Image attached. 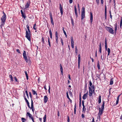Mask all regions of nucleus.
<instances>
[{
  "mask_svg": "<svg viewBox=\"0 0 122 122\" xmlns=\"http://www.w3.org/2000/svg\"><path fill=\"white\" fill-rule=\"evenodd\" d=\"M26 26L29 32L27 30V29H26L25 37L29 41H30L31 39L30 36V34L31 33V32L29 29V26L28 25H26Z\"/></svg>",
  "mask_w": 122,
  "mask_h": 122,
  "instance_id": "f257e3e1",
  "label": "nucleus"
},
{
  "mask_svg": "<svg viewBox=\"0 0 122 122\" xmlns=\"http://www.w3.org/2000/svg\"><path fill=\"white\" fill-rule=\"evenodd\" d=\"M81 17L82 20H83L85 17V8L84 7H82L81 9Z\"/></svg>",
  "mask_w": 122,
  "mask_h": 122,
  "instance_id": "f03ea898",
  "label": "nucleus"
},
{
  "mask_svg": "<svg viewBox=\"0 0 122 122\" xmlns=\"http://www.w3.org/2000/svg\"><path fill=\"white\" fill-rule=\"evenodd\" d=\"M105 28L106 30L112 34H113L114 33L113 30L110 27L106 26Z\"/></svg>",
  "mask_w": 122,
  "mask_h": 122,
  "instance_id": "7ed1b4c3",
  "label": "nucleus"
},
{
  "mask_svg": "<svg viewBox=\"0 0 122 122\" xmlns=\"http://www.w3.org/2000/svg\"><path fill=\"white\" fill-rule=\"evenodd\" d=\"M23 56L25 60V61H26L27 62H28V60L27 59V57L26 56V52L25 51H23Z\"/></svg>",
  "mask_w": 122,
  "mask_h": 122,
  "instance_id": "20e7f679",
  "label": "nucleus"
},
{
  "mask_svg": "<svg viewBox=\"0 0 122 122\" xmlns=\"http://www.w3.org/2000/svg\"><path fill=\"white\" fill-rule=\"evenodd\" d=\"M104 110H102L101 109V108H99V112L98 114V118H99L100 117V116L103 113V112Z\"/></svg>",
  "mask_w": 122,
  "mask_h": 122,
  "instance_id": "39448f33",
  "label": "nucleus"
},
{
  "mask_svg": "<svg viewBox=\"0 0 122 122\" xmlns=\"http://www.w3.org/2000/svg\"><path fill=\"white\" fill-rule=\"evenodd\" d=\"M89 96H92V95L93 92H93V91L92 90V89L91 88L89 87Z\"/></svg>",
  "mask_w": 122,
  "mask_h": 122,
  "instance_id": "423d86ee",
  "label": "nucleus"
},
{
  "mask_svg": "<svg viewBox=\"0 0 122 122\" xmlns=\"http://www.w3.org/2000/svg\"><path fill=\"white\" fill-rule=\"evenodd\" d=\"M6 19V15H3L1 18V20L2 22H5V20Z\"/></svg>",
  "mask_w": 122,
  "mask_h": 122,
  "instance_id": "0eeeda50",
  "label": "nucleus"
},
{
  "mask_svg": "<svg viewBox=\"0 0 122 122\" xmlns=\"http://www.w3.org/2000/svg\"><path fill=\"white\" fill-rule=\"evenodd\" d=\"M88 95V92H87L86 93L84 94L82 97V98L84 100H85L86 99L87 97V96Z\"/></svg>",
  "mask_w": 122,
  "mask_h": 122,
  "instance_id": "6e6552de",
  "label": "nucleus"
},
{
  "mask_svg": "<svg viewBox=\"0 0 122 122\" xmlns=\"http://www.w3.org/2000/svg\"><path fill=\"white\" fill-rule=\"evenodd\" d=\"M107 8L106 5L105 6V20L107 19Z\"/></svg>",
  "mask_w": 122,
  "mask_h": 122,
  "instance_id": "1a4fd4ad",
  "label": "nucleus"
},
{
  "mask_svg": "<svg viewBox=\"0 0 122 122\" xmlns=\"http://www.w3.org/2000/svg\"><path fill=\"white\" fill-rule=\"evenodd\" d=\"M59 9L60 11V12L61 15L63 14V11L62 10V7L61 6V4H59Z\"/></svg>",
  "mask_w": 122,
  "mask_h": 122,
  "instance_id": "9d476101",
  "label": "nucleus"
},
{
  "mask_svg": "<svg viewBox=\"0 0 122 122\" xmlns=\"http://www.w3.org/2000/svg\"><path fill=\"white\" fill-rule=\"evenodd\" d=\"M93 19V14L91 12H90V21L91 24H92Z\"/></svg>",
  "mask_w": 122,
  "mask_h": 122,
  "instance_id": "9b49d317",
  "label": "nucleus"
},
{
  "mask_svg": "<svg viewBox=\"0 0 122 122\" xmlns=\"http://www.w3.org/2000/svg\"><path fill=\"white\" fill-rule=\"evenodd\" d=\"M89 85L90 86H91V88L92 89V90L93 91V92H94V91H95V88H94V87L93 86H92V83L91 81H90L89 82Z\"/></svg>",
  "mask_w": 122,
  "mask_h": 122,
  "instance_id": "f8f14e48",
  "label": "nucleus"
},
{
  "mask_svg": "<svg viewBox=\"0 0 122 122\" xmlns=\"http://www.w3.org/2000/svg\"><path fill=\"white\" fill-rule=\"evenodd\" d=\"M30 2L28 1L27 2V4L25 5V9L28 8L30 5Z\"/></svg>",
  "mask_w": 122,
  "mask_h": 122,
  "instance_id": "ddd939ff",
  "label": "nucleus"
},
{
  "mask_svg": "<svg viewBox=\"0 0 122 122\" xmlns=\"http://www.w3.org/2000/svg\"><path fill=\"white\" fill-rule=\"evenodd\" d=\"M71 46H74V42L73 41V39L72 37H71Z\"/></svg>",
  "mask_w": 122,
  "mask_h": 122,
  "instance_id": "4468645a",
  "label": "nucleus"
},
{
  "mask_svg": "<svg viewBox=\"0 0 122 122\" xmlns=\"http://www.w3.org/2000/svg\"><path fill=\"white\" fill-rule=\"evenodd\" d=\"M44 102L46 103L47 102L48 100V98L46 96H45L44 97Z\"/></svg>",
  "mask_w": 122,
  "mask_h": 122,
  "instance_id": "2eb2a0df",
  "label": "nucleus"
},
{
  "mask_svg": "<svg viewBox=\"0 0 122 122\" xmlns=\"http://www.w3.org/2000/svg\"><path fill=\"white\" fill-rule=\"evenodd\" d=\"M21 12L22 15V16L23 17L24 19H25L26 17L25 14L23 13L22 10H21Z\"/></svg>",
  "mask_w": 122,
  "mask_h": 122,
  "instance_id": "dca6fc26",
  "label": "nucleus"
},
{
  "mask_svg": "<svg viewBox=\"0 0 122 122\" xmlns=\"http://www.w3.org/2000/svg\"><path fill=\"white\" fill-rule=\"evenodd\" d=\"M31 109L32 111L33 112L34 111V106H33V101H32V99L31 100Z\"/></svg>",
  "mask_w": 122,
  "mask_h": 122,
  "instance_id": "f3484780",
  "label": "nucleus"
},
{
  "mask_svg": "<svg viewBox=\"0 0 122 122\" xmlns=\"http://www.w3.org/2000/svg\"><path fill=\"white\" fill-rule=\"evenodd\" d=\"M27 115L28 116L29 118L31 119L33 117H32V115L30 113L28 112L27 113Z\"/></svg>",
  "mask_w": 122,
  "mask_h": 122,
  "instance_id": "a211bd4d",
  "label": "nucleus"
},
{
  "mask_svg": "<svg viewBox=\"0 0 122 122\" xmlns=\"http://www.w3.org/2000/svg\"><path fill=\"white\" fill-rule=\"evenodd\" d=\"M60 70H61V74L62 75H63V69L62 68V65H61V64H60Z\"/></svg>",
  "mask_w": 122,
  "mask_h": 122,
  "instance_id": "6ab92c4d",
  "label": "nucleus"
},
{
  "mask_svg": "<svg viewBox=\"0 0 122 122\" xmlns=\"http://www.w3.org/2000/svg\"><path fill=\"white\" fill-rule=\"evenodd\" d=\"M104 102H103V103L102 105V106L101 108V109L104 110Z\"/></svg>",
  "mask_w": 122,
  "mask_h": 122,
  "instance_id": "aec40b11",
  "label": "nucleus"
},
{
  "mask_svg": "<svg viewBox=\"0 0 122 122\" xmlns=\"http://www.w3.org/2000/svg\"><path fill=\"white\" fill-rule=\"evenodd\" d=\"M78 62H81V56L80 54L78 56Z\"/></svg>",
  "mask_w": 122,
  "mask_h": 122,
  "instance_id": "412c9836",
  "label": "nucleus"
},
{
  "mask_svg": "<svg viewBox=\"0 0 122 122\" xmlns=\"http://www.w3.org/2000/svg\"><path fill=\"white\" fill-rule=\"evenodd\" d=\"M98 102L100 104L101 102V96H99L98 98Z\"/></svg>",
  "mask_w": 122,
  "mask_h": 122,
  "instance_id": "4be33fe9",
  "label": "nucleus"
},
{
  "mask_svg": "<svg viewBox=\"0 0 122 122\" xmlns=\"http://www.w3.org/2000/svg\"><path fill=\"white\" fill-rule=\"evenodd\" d=\"M113 83V79L112 78L111 79L110 81V85H112Z\"/></svg>",
  "mask_w": 122,
  "mask_h": 122,
  "instance_id": "5701e85b",
  "label": "nucleus"
},
{
  "mask_svg": "<svg viewBox=\"0 0 122 122\" xmlns=\"http://www.w3.org/2000/svg\"><path fill=\"white\" fill-rule=\"evenodd\" d=\"M32 93L33 95L36 94V95H37V93H36V92L35 91L32 90Z\"/></svg>",
  "mask_w": 122,
  "mask_h": 122,
  "instance_id": "b1692460",
  "label": "nucleus"
},
{
  "mask_svg": "<svg viewBox=\"0 0 122 122\" xmlns=\"http://www.w3.org/2000/svg\"><path fill=\"white\" fill-rule=\"evenodd\" d=\"M107 51V52H108V56H109L110 52V50L109 48H108Z\"/></svg>",
  "mask_w": 122,
  "mask_h": 122,
  "instance_id": "393cba45",
  "label": "nucleus"
},
{
  "mask_svg": "<svg viewBox=\"0 0 122 122\" xmlns=\"http://www.w3.org/2000/svg\"><path fill=\"white\" fill-rule=\"evenodd\" d=\"M9 77L11 79V80L12 81H13V77L11 75H9Z\"/></svg>",
  "mask_w": 122,
  "mask_h": 122,
  "instance_id": "a878e982",
  "label": "nucleus"
},
{
  "mask_svg": "<svg viewBox=\"0 0 122 122\" xmlns=\"http://www.w3.org/2000/svg\"><path fill=\"white\" fill-rule=\"evenodd\" d=\"M21 120L22 122H24L26 121V119L24 118H21Z\"/></svg>",
  "mask_w": 122,
  "mask_h": 122,
  "instance_id": "bb28decb",
  "label": "nucleus"
},
{
  "mask_svg": "<svg viewBox=\"0 0 122 122\" xmlns=\"http://www.w3.org/2000/svg\"><path fill=\"white\" fill-rule=\"evenodd\" d=\"M74 12L75 13L77 12L76 6V5H75L74 6Z\"/></svg>",
  "mask_w": 122,
  "mask_h": 122,
  "instance_id": "cd10ccee",
  "label": "nucleus"
},
{
  "mask_svg": "<svg viewBox=\"0 0 122 122\" xmlns=\"http://www.w3.org/2000/svg\"><path fill=\"white\" fill-rule=\"evenodd\" d=\"M25 75L26 76V78H27V80H28V74H27V71H25Z\"/></svg>",
  "mask_w": 122,
  "mask_h": 122,
  "instance_id": "c85d7f7f",
  "label": "nucleus"
},
{
  "mask_svg": "<svg viewBox=\"0 0 122 122\" xmlns=\"http://www.w3.org/2000/svg\"><path fill=\"white\" fill-rule=\"evenodd\" d=\"M51 23L53 25H54V23L53 21V18H51Z\"/></svg>",
  "mask_w": 122,
  "mask_h": 122,
  "instance_id": "c756f323",
  "label": "nucleus"
},
{
  "mask_svg": "<svg viewBox=\"0 0 122 122\" xmlns=\"http://www.w3.org/2000/svg\"><path fill=\"white\" fill-rule=\"evenodd\" d=\"M75 107L74 108V113L75 114H76V105H75Z\"/></svg>",
  "mask_w": 122,
  "mask_h": 122,
  "instance_id": "7c9ffc66",
  "label": "nucleus"
},
{
  "mask_svg": "<svg viewBox=\"0 0 122 122\" xmlns=\"http://www.w3.org/2000/svg\"><path fill=\"white\" fill-rule=\"evenodd\" d=\"M46 115H45L43 117V121H46Z\"/></svg>",
  "mask_w": 122,
  "mask_h": 122,
  "instance_id": "2f4dec72",
  "label": "nucleus"
},
{
  "mask_svg": "<svg viewBox=\"0 0 122 122\" xmlns=\"http://www.w3.org/2000/svg\"><path fill=\"white\" fill-rule=\"evenodd\" d=\"M5 22H2L1 21V23H2V24H1V25H0V27H1V28H2V26H3L4 25V24H5Z\"/></svg>",
  "mask_w": 122,
  "mask_h": 122,
  "instance_id": "473e14b6",
  "label": "nucleus"
},
{
  "mask_svg": "<svg viewBox=\"0 0 122 122\" xmlns=\"http://www.w3.org/2000/svg\"><path fill=\"white\" fill-rule=\"evenodd\" d=\"M25 92L26 94V95L27 96V97L28 98H29V96L28 95V93L27 91H25Z\"/></svg>",
  "mask_w": 122,
  "mask_h": 122,
  "instance_id": "72a5a7b5",
  "label": "nucleus"
},
{
  "mask_svg": "<svg viewBox=\"0 0 122 122\" xmlns=\"http://www.w3.org/2000/svg\"><path fill=\"white\" fill-rule=\"evenodd\" d=\"M114 25L115 26V32H116V31H117V24H115Z\"/></svg>",
  "mask_w": 122,
  "mask_h": 122,
  "instance_id": "f704fd0d",
  "label": "nucleus"
},
{
  "mask_svg": "<svg viewBox=\"0 0 122 122\" xmlns=\"http://www.w3.org/2000/svg\"><path fill=\"white\" fill-rule=\"evenodd\" d=\"M82 106H83V109H84V107H85V106H84V101H82Z\"/></svg>",
  "mask_w": 122,
  "mask_h": 122,
  "instance_id": "c9c22d12",
  "label": "nucleus"
},
{
  "mask_svg": "<svg viewBox=\"0 0 122 122\" xmlns=\"http://www.w3.org/2000/svg\"><path fill=\"white\" fill-rule=\"evenodd\" d=\"M96 2H97V5H98L99 4V0H96Z\"/></svg>",
  "mask_w": 122,
  "mask_h": 122,
  "instance_id": "e433bc0d",
  "label": "nucleus"
},
{
  "mask_svg": "<svg viewBox=\"0 0 122 122\" xmlns=\"http://www.w3.org/2000/svg\"><path fill=\"white\" fill-rule=\"evenodd\" d=\"M36 24H35L34 25V26H33V29L35 30H36V28L35 27V26H36Z\"/></svg>",
  "mask_w": 122,
  "mask_h": 122,
  "instance_id": "4c0bfd02",
  "label": "nucleus"
},
{
  "mask_svg": "<svg viewBox=\"0 0 122 122\" xmlns=\"http://www.w3.org/2000/svg\"><path fill=\"white\" fill-rule=\"evenodd\" d=\"M56 37H57L58 36V32L57 31H56L55 33Z\"/></svg>",
  "mask_w": 122,
  "mask_h": 122,
  "instance_id": "58836bf2",
  "label": "nucleus"
},
{
  "mask_svg": "<svg viewBox=\"0 0 122 122\" xmlns=\"http://www.w3.org/2000/svg\"><path fill=\"white\" fill-rule=\"evenodd\" d=\"M97 68H98L99 69H100V65L99 63H98L97 64Z\"/></svg>",
  "mask_w": 122,
  "mask_h": 122,
  "instance_id": "ea45409f",
  "label": "nucleus"
},
{
  "mask_svg": "<svg viewBox=\"0 0 122 122\" xmlns=\"http://www.w3.org/2000/svg\"><path fill=\"white\" fill-rule=\"evenodd\" d=\"M48 44H49V46H51V44H50V39H49V38H48Z\"/></svg>",
  "mask_w": 122,
  "mask_h": 122,
  "instance_id": "a19ab883",
  "label": "nucleus"
},
{
  "mask_svg": "<svg viewBox=\"0 0 122 122\" xmlns=\"http://www.w3.org/2000/svg\"><path fill=\"white\" fill-rule=\"evenodd\" d=\"M49 89L48 90V92H49V93H50V86H49Z\"/></svg>",
  "mask_w": 122,
  "mask_h": 122,
  "instance_id": "79ce46f5",
  "label": "nucleus"
},
{
  "mask_svg": "<svg viewBox=\"0 0 122 122\" xmlns=\"http://www.w3.org/2000/svg\"><path fill=\"white\" fill-rule=\"evenodd\" d=\"M105 46H107V39L106 38H105Z\"/></svg>",
  "mask_w": 122,
  "mask_h": 122,
  "instance_id": "37998d69",
  "label": "nucleus"
},
{
  "mask_svg": "<svg viewBox=\"0 0 122 122\" xmlns=\"http://www.w3.org/2000/svg\"><path fill=\"white\" fill-rule=\"evenodd\" d=\"M71 23L72 24V25H74V22L73 21V19L72 18V17L71 18Z\"/></svg>",
  "mask_w": 122,
  "mask_h": 122,
  "instance_id": "c03bdc74",
  "label": "nucleus"
},
{
  "mask_svg": "<svg viewBox=\"0 0 122 122\" xmlns=\"http://www.w3.org/2000/svg\"><path fill=\"white\" fill-rule=\"evenodd\" d=\"M120 95H119L118 96L117 98V101H119V98L120 97Z\"/></svg>",
  "mask_w": 122,
  "mask_h": 122,
  "instance_id": "a18cd8bd",
  "label": "nucleus"
},
{
  "mask_svg": "<svg viewBox=\"0 0 122 122\" xmlns=\"http://www.w3.org/2000/svg\"><path fill=\"white\" fill-rule=\"evenodd\" d=\"M14 79L15 80V81H16L17 82H18V81H17V79L16 78V77H14Z\"/></svg>",
  "mask_w": 122,
  "mask_h": 122,
  "instance_id": "49530a36",
  "label": "nucleus"
},
{
  "mask_svg": "<svg viewBox=\"0 0 122 122\" xmlns=\"http://www.w3.org/2000/svg\"><path fill=\"white\" fill-rule=\"evenodd\" d=\"M99 49V52L100 53H101V46H100Z\"/></svg>",
  "mask_w": 122,
  "mask_h": 122,
  "instance_id": "de8ad7c7",
  "label": "nucleus"
},
{
  "mask_svg": "<svg viewBox=\"0 0 122 122\" xmlns=\"http://www.w3.org/2000/svg\"><path fill=\"white\" fill-rule=\"evenodd\" d=\"M63 32L64 34H66V32L65 31V30H64V27H63Z\"/></svg>",
  "mask_w": 122,
  "mask_h": 122,
  "instance_id": "09e8293b",
  "label": "nucleus"
},
{
  "mask_svg": "<svg viewBox=\"0 0 122 122\" xmlns=\"http://www.w3.org/2000/svg\"><path fill=\"white\" fill-rule=\"evenodd\" d=\"M69 94L70 95V96L72 95V93L70 91H69Z\"/></svg>",
  "mask_w": 122,
  "mask_h": 122,
  "instance_id": "8fccbe9b",
  "label": "nucleus"
},
{
  "mask_svg": "<svg viewBox=\"0 0 122 122\" xmlns=\"http://www.w3.org/2000/svg\"><path fill=\"white\" fill-rule=\"evenodd\" d=\"M49 15L51 19L52 18V14L51 13H50Z\"/></svg>",
  "mask_w": 122,
  "mask_h": 122,
  "instance_id": "3c124183",
  "label": "nucleus"
},
{
  "mask_svg": "<svg viewBox=\"0 0 122 122\" xmlns=\"http://www.w3.org/2000/svg\"><path fill=\"white\" fill-rule=\"evenodd\" d=\"M75 15H76V18L78 17V15L77 14V12H76V13H75Z\"/></svg>",
  "mask_w": 122,
  "mask_h": 122,
  "instance_id": "603ef678",
  "label": "nucleus"
},
{
  "mask_svg": "<svg viewBox=\"0 0 122 122\" xmlns=\"http://www.w3.org/2000/svg\"><path fill=\"white\" fill-rule=\"evenodd\" d=\"M24 98H25V101L27 103L28 102V100H27V99L25 97H24Z\"/></svg>",
  "mask_w": 122,
  "mask_h": 122,
  "instance_id": "864d4df0",
  "label": "nucleus"
},
{
  "mask_svg": "<svg viewBox=\"0 0 122 122\" xmlns=\"http://www.w3.org/2000/svg\"><path fill=\"white\" fill-rule=\"evenodd\" d=\"M49 32L50 35H52V32L51 31V29H50L49 31Z\"/></svg>",
  "mask_w": 122,
  "mask_h": 122,
  "instance_id": "5fc2aeb1",
  "label": "nucleus"
},
{
  "mask_svg": "<svg viewBox=\"0 0 122 122\" xmlns=\"http://www.w3.org/2000/svg\"><path fill=\"white\" fill-rule=\"evenodd\" d=\"M29 94L30 95V97L31 98H32V96L31 93L30 92L29 93Z\"/></svg>",
  "mask_w": 122,
  "mask_h": 122,
  "instance_id": "6e6d98bb",
  "label": "nucleus"
},
{
  "mask_svg": "<svg viewBox=\"0 0 122 122\" xmlns=\"http://www.w3.org/2000/svg\"><path fill=\"white\" fill-rule=\"evenodd\" d=\"M61 42L62 45H63V41L62 39H61Z\"/></svg>",
  "mask_w": 122,
  "mask_h": 122,
  "instance_id": "4d7b16f0",
  "label": "nucleus"
},
{
  "mask_svg": "<svg viewBox=\"0 0 122 122\" xmlns=\"http://www.w3.org/2000/svg\"><path fill=\"white\" fill-rule=\"evenodd\" d=\"M67 98L69 100V101H70L71 102L72 100L69 97H67Z\"/></svg>",
  "mask_w": 122,
  "mask_h": 122,
  "instance_id": "13d9d810",
  "label": "nucleus"
},
{
  "mask_svg": "<svg viewBox=\"0 0 122 122\" xmlns=\"http://www.w3.org/2000/svg\"><path fill=\"white\" fill-rule=\"evenodd\" d=\"M16 51L18 53H20V51L19 49H17L16 50Z\"/></svg>",
  "mask_w": 122,
  "mask_h": 122,
  "instance_id": "bf43d9fd",
  "label": "nucleus"
},
{
  "mask_svg": "<svg viewBox=\"0 0 122 122\" xmlns=\"http://www.w3.org/2000/svg\"><path fill=\"white\" fill-rule=\"evenodd\" d=\"M73 0H69V2L70 4L72 2Z\"/></svg>",
  "mask_w": 122,
  "mask_h": 122,
  "instance_id": "052dcab7",
  "label": "nucleus"
},
{
  "mask_svg": "<svg viewBox=\"0 0 122 122\" xmlns=\"http://www.w3.org/2000/svg\"><path fill=\"white\" fill-rule=\"evenodd\" d=\"M42 42L44 43V38L43 37H42Z\"/></svg>",
  "mask_w": 122,
  "mask_h": 122,
  "instance_id": "680f3d73",
  "label": "nucleus"
},
{
  "mask_svg": "<svg viewBox=\"0 0 122 122\" xmlns=\"http://www.w3.org/2000/svg\"><path fill=\"white\" fill-rule=\"evenodd\" d=\"M67 122H70V119L68 116V117Z\"/></svg>",
  "mask_w": 122,
  "mask_h": 122,
  "instance_id": "e2e57ef3",
  "label": "nucleus"
},
{
  "mask_svg": "<svg viewBox=\"0 0 122 122\" xmlns=\"http://www.w3.org/2000/svg\"><path fill=\"white\" fill-rule=\"evenodd\" d=\"M75 52L77 53V47H76V50H75Z\"/></svg>",
  "mask_w": 122,
  "mask_h": 122,
  "instance_id": "0e129e2a",
  "label": "nucleus"
},
{
  "mask_svg": "<svg viewBox=\"0 0 122 122\" xmlns=\"http://www.w3.org/2000/svg\"><path fill=\"white\" fill-rule=\"evenodd\" d=\"M113 0V3L114 4V6L115 7V5H116L115 0Z\"/></svg>",
  "mask_w": 122,
  "mask_h": 122,
  "instance_id": "69168bd1",
  "label": "nucleus"
},
{
  "mask_svg": "<svg viewBox=\"0 0 122 122\" xmlns=\"http://www.w3.org/2000/svg\"><path fill=\"white\" fill-rule=\"evenodd\" d=\"M66 96H67V97H69V95H68V92H67L66 93Z\"/></svg>",
  "mask_w": 122,
  "mask_h": 122,
  "instance_id": "338daca9",
  "label": "nucleus"
},
{
  "mask_svg": "<svg viewBox=\"0 0 122 122\" xmlns=\"http://www.w3.org/2000/svg\"><path fill=\"white\" fill-rule=\"evenodd\" d=\"M103 2V0H101V4H102Z\"/></svg>",
  "mask_w": 122,
  "mask_h": 122,
  "instance_id": "774afa93",
  "label": "nucleus"
}]
</instances>
